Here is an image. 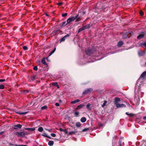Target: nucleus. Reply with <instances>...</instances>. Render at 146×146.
<instances>
[{
	"instance_id": "obj_1",
	"label": "nucleus",
	"mask_w": 146,
	"mask_h": 146,
	"mask_svg": "<svg viewBox=\"0 0 146 146\" xmlns=\"http://www.w3.org/2000/svg\"><path fill=\"white\" fill-rule=\"evenodd\" d=\"M133 34V33L131 31L124 33L123 35V38L125 39L127 38V37H129Z\"/></svg>"
},
{
	"instance_id": "obj_2",
	"label": "nucleus",
	"mask_w": 146,
	"mask_h": 146,
	"mask_svg": "<svg viewBox=\"0 0 146 146\" xmlns=\"http://www.w3.org/2000/svg\"><path fill=\"white\" fill-rule=\"evenodd\" d=\"M15 134L17 137H24L25 135V133H24L23 132L17 131L16 132Z\"/></svg>"
},
{
	"instance_id": "obj_3",
	"label": "nucleus",
	"mask_w": 146,
	"mask_h": 146,
	"mask_svg": "<svg viewBox=\"0 0 146 146\" xmlns=\"http://www.w3.org/2000/svg\"><path fill=\"white\" fill-rule=\"evenodd\" d=\"M74 19H75V18H74V17L69 18L67 20V24L66 25L68 24H69L71 22L73 21Z\"/></svg>"
},
{
	"instance_id": "obj_4",
	"label": "nucleus",
	"mask_w": 146,
	"mask_h": 146,
	"mask_svg": "<svg viewBox=\"0 0 146 146\" xmlns=\"http://www.w3.org/2000/svg\"><path fill=\"white\" fill-rule=\"evenodd\" d=\"M70 35L69 34H67L62 38L60 40V42L64 41L65 39L69 37L70 36Z\"/></svg>"
},
{
	"instance_id": "obj_5",
	"label": "nucleus",
	"mask_w": 146,
	"mask_h": 146,
	"mask_svg": "<svg viewBox=\"0 0 146 146\" xmlns=\"http://www.w3.org/2000/svg\"><path fill=\"white\" fill-rule=\"evenodd\" d=\"M22 125L19 124H18L14 125V127L13 129H17L18 128L20 129L21 128Z\"/></svg>"
},
{
	"instance_id": "obj_6",
	"label": "nucleus",
	"mask_w": 146,
	"mask_h": 146,
	"mask_svg": "<svg viewBox=\"0 0 146 146\" xmlns=\"http://www.w3.org/2000/svg\"><path fill=\"white\" fill-rule=\"evenodd\" d=\"M136 95H137V96L138 97V100L137 101V102H139V101L140 100V98H139V92H135V96H134V98H137V96Z\"/></svg>"
},
{
	"instance_id": "obj_7",
	"label": "nucleus",
	"mask_w": 146,
	"mask_h": 146,
	"mask_svg": "<svg viewBox=\"0 0 146 146\" xmlns=\"http://www.w3.org/2000/svg\"><path fill=\"white\" fill-rule=\"evenodd\" d=\"M120 99L117 97H116L114 99V102L115 105L118 104V102H120Z\"/></svg>"
},
{
	"instance_id": "obj_8",
	"label": "nucleus",
	"mask_w": 146,
	"mask_h": 146,
	"mask_svg": "<svg viewBox=\"0 0 146 146\" xmlns=\"http://www.w3.org/2000/svg\"><path fill=\"white\" fill-rule=\"evenodd\" d=\"M15 112L16 113H17L18 114H19L20 115H24L25 114L29 112L28 111H25V112H17L16 111V110L15 111Z\"/></svg>"
},
{
	"instance_id": "obj_9",
	"label": "nucleus",
	"mask_w": 146,
	"mask_h": 146,
	"mask_svg": "<svg viewBox=\"0 0 146 146\" xmlns=\"http://www.w3.org/2000/svg\"><path fill=\"white\" fill-rule=\"evenodd\" d=\"M117 108H121L124 106L125 107H126V106L123 104H119V103L115 105Z\"/></svg>"
},
{
	"instance_id": "obj_10",
	"label": "nucleus",
	"mask_w": 146,
	"mask_h": 146,
	"mask_svg": "<svg viewBox=\"0 0 146 146\" xmlns=\"http://www.w3.org/2000/svg\"><path fill=\"white\" fill-rule=\"evenodd\" d=\"M84 106V104H80L75 109V110H79L80 109L82 108Z\"/></svg>"
},
{
	"instance_id": "obj_11",
	"label": "nucleus",
	"mask_w": 146,
	"mask_h": 146,
	"mask_svg": "<svg viewBox=\"0 0 146 146\" xmlns=\"http://www.w3.org/2000/svg\"><path fill=\"white\" fill-rule=\"evenodd\" d=\"M91 104L90 103H88L86 105V108L88 109V111H91V108L90 107Z\"/></svg>"
},
{
	"instance_id": "obj_12",
	"label": "nucleus",
	"mask_w": 146,
	"mask_h": 146,
	"mask_svg": "<svg viewBox=\"0 0 146 146\" xmlns=\"http://www.w3.org/2000/svg\"><path fill=\"white\" fill-rule=\"evenodd\" d=\"M25 129L26 130H29V131H33L35 130V128H25Z\"/></svg>"
},
{
	"instance_id": "obj_13",
	"label": "nucleus",
	"mask_w": 146,
	"mask_h": 146,
	"mask_svg": "<svg viewBox=\"0 0 146 146\" xmlns=\"http://www.w3.org/2000/svg\"><path fill=\"white\" fill-rule=\"evenodd\" d=\"M59 130L61 131H64L65 133V134H67L68 132L67 130L66 129H63L61 128H60Z\"/></svg>"
},
{
	"instance_id": "obj_14",
	"label": "nucleus",
	"mask_w": 146,
	"mask_h": 146,
	"mask_svg": "<svg viewBox=\"0 0 146 146\" xmlns=\"http://www.w3.org/2000/svg\"><path fill=\"white\" fill-rule=\"evenodd\" d=\"M85 29H86L85 26H83V27H82L80 28L79 29V30H78V33H79L81 31L85 30Z\"/></svg>"
},
{
	"instance_id": "obj_15",
	"label": "nucleus",
	"mask_w": 146,
	"mask_h": 146,
	"mask_svg": "<svg viewBox=\"0 0 146 146\" xmlns=\"http://www.w3.org/2000/svg\"><path fill=\"white\" fill-rule=\"evenodd\" d=\"M86 120V118L84 117H82L80 119V121L82 123H84L85 122Z\"/></svg>"
},
{
	"instance_id": "obj_16",
	"label": "nucleus",
	"mask_w": 146,
	"mask_h": 146,
	"mask_svg": "<svg viewBox=\"0 0 146 146\" xmlns=\"http://www.w3.org/2000/svg\"><path fill=\"white\" fill-rule=\"evenodd\" d=\"M138 54L140 56H142L145 54V52L142 51H140L139 52Z\"/></svg>"
},
{
	"instance_id": "obj_17",
	"label": "nucleus",
	"mask_w": 146,
	"mask_h": 146,
	"mask_svg": "<svg viewBox=\"0 0 146 146\" xmlns=\"http://www.w3.org/2000/svg\"><path fill=\"white\" fill-rule=\"evenodd\" d=\"M144 36V34H140L137 36V38L139 39H140L143 38Z\"/></svg>"
},
{
	"instance_id": "obj_18",
	"label": "nucleus",
	"mask_w": 146,
	"mask_h": 146,
	"mask_svg": "<svg viewBox=\"0 0 146 146\" xmlns=\"http://www.w3.org/2000/svg\"><path fill=\"white\" fill-rule=\"evenodd\" d=\"M48 145L50 146H52L54 144V142L52 141H50L48 142Z\"/></svg>"
},
{
	"instance_id": "obj_19",
	"label": "nucleus",
	"mask_w": 146,
	"mask_h": 146,
	"mask_svg": "<svg viewBox=\"0 0 146 146\" xmlns=\"http://www.w3.org/2000/svg\"><path fill=\"white\" fill-rule=\"evenodd\" d=\"M123 44V42L121 41H119L118 42L117 45L119 46H121Z\"/></svg>"
},
{
	"instance_id": "obj_20",
	"label": "nucleus",
	"mask_w": 146,
	"mask_h": 146,
	"mask_svg": "<svg viewBox=\"0 0 146 146\" xmlns=\"http://www.w3.org/2000/svg\"><path fill=\"white\" fill-rule=\"evenodd\" d=\"M77 132V131H71L70 132L68 133V135H70L72 134H75Z\"/></svg>"
},
{
	"instance_id": "obj_21",
	"label": "nucleus",
	"mask_w": 146,
	"mask_h": 146,
	"mask_svg": "<svg viewBox=\"0 0 146 146\" xmlns=\"http://www.w3.org/2000/svg\"><path fill=\"white\" fill-rule=\"evenodd\" d=\"M80 101V100L79 99H77L75 101H72L71 102V103L72 104H75L76 103L79 102Z\"/></svg>"
},
{
	"instance_id": "obj_22",
	"label": "nucleus",
	"mask_w": 146,
	"mask_h": 146,
	"mask_svg": "<svg viewBox=\"0 0 146 146\" xmlns=\"http://www.w3.org/2000/svg\"><path fill=\"white\" fill-rule=\"evenodd\" d=\"M75 19H76V21H78L80 19V17L78 16V15H77L75 17H74Z\"/></svg>"
},
{
	"instance_id": "obj_23",
	"label": "nucleus",
	"mask_w": 146,
	"mask_h": 146,
	"mask_svg": "<svg viewBox=\"0 0 146 146\" xmlns=\"http://www.w3.org/2000/svg\"><path fill=\"white\" fill-rule=\"evenodd\" d=\"M146 75V71L144 72L141 75V77L143 78L145 77Z\"/></svg>"
},
{
	"instance_id": "obj_24",
	"label": "nucleus",
	"mask_w": 146,
	"mask_h": 146,
	"mask_svg": "<svg viewBox=\"0 0 146 146\" xmlns=\"http://www.w3.org/2000/svg\"><path fill=\"white\" fill-rule=\"evenodd\" d=\"M86 53L87 54L90 55L91 53V51L90 49H88L86 51Z\"/></svg>"
},
{
	"instance_id": "obj_25",
	"label": "nucleus",
	"mask_w": 146,
	"mask_h": 146,
	"mask_svg": "<svg viewBox=\"0 0 146 146\" xmlns=\"http://www.w3.org/2000/svg\"><path fill=\"white\" fill-rule=\"evenodd\" d=\"M52 85L54 86H56L58 88H59V86L58 85L57 82H54L52 83Z\"/></svg>"
},
{
	"instance_id": "obj_26",
	"label": "nucleus",
	"mask_w": 146,
	"mask_h": 146,
	"mask_svg": "<svg viewBox=\"0 0 146 146\" xmlns=\"http://www.w3.org/2000/svg\"><path fill=\"white\" fill-rule=\"evenodd\" d=\"M125 113L127 115H129L130 117H132L134 115V114L133 113H129L128 112H126Z\"/></svg>"
},
{
	"instance_id": "obj_27",
	"label": "nucleus",
	"mask_w": 146,
	"mask_h": 146,
	"mask_svg": "<svg viewBox=\"0 0 146 146\" xmlns=\"http://www.w3.org/2000/svg\"><path fill=\"white\" fill-rule=\"evenodd\" d=\"M43 128L42 127H40L38 129V131L40 132H42L43 131Z\"/></svg>"
},
{
	"instance_id": "obj_28",
	"label": "nucleus",
	"mask_w": 146,
	"mask_h": 146,
	"mask_svg": "<svg viewBox=\"0 0 146 146\" xmlns=\"http://www.w3.org/2000/svg\"><path fill=\"white\" fill-rule=\"evenodd\" d=\"M47 108V106H42L41 108V109L42 110H46Z\"/></svg>"
},
{
	"instance_id": "obj_29",
	"label": "nucleus",
	"mask_w": 146,
	"mask_h": 146,
	"mask_svg": "<svg viewBox=\"0 0 146 146\" xmlns=\"http://www.w3.org/2000/svg\"><path fill=\"white\" fill-rule=\"evenodd\" d=\"M76 125L78 127H79L81 125V123L79 122H76Z\"/></svg>"
},
{
	"instance_id": "obj_30",
	"label": "nucleus",
	"mask_w": 146,
	"mask_h": 146,
	"mask_svg": "<svg viewBox=\"0 0 146 146\" xmlns=\"http://www.w3.org/2000/svg\"><path fill=\"white\" fill-rule=\"evenodd\" d=\"M122 142V140L120 139L118 142L119 146H121Z\"/></svg>"
},
{
	"instance_id": "obj_31",
	"label": "nucleus",
	"mask_w": 146,
	"mask_h": 146,
	"mask_svg": "<svg viewBox=\"0 0 146 146\" xmlns=\"http://www.w3.org/2000/svg\"><path fill=\"white\" fill-rule=\"evenodd\" d=\"M42 63L46 65V63L45 62V59H43L41 61Z\"/></svg>"
},
{
	"instance_id": "obj_32",
	"label": "nucleus",
	"mask_w": 146,
	"mask_h": 146,
	"mask_svg": "<svg viewBox=\"0 0 146 146\" xmlns=\"http://www.w3.org/2000/svg\"><path fill=\"white\" fill-rule=\"evenodd\" d=\"M56 48H55L50 53V55H49V56H50L51 55V54H52L56 50Z\"/></svg>"
},
{
	"instance_id": "obj_33",
	"label": "nucleus",
	"mask_w": 146,
	"mask_h": 146,
	"mask_svg": "<svg viewBox=\"0 0 146 146\" xmlns=\"http://www.w3.org/2000/svg\"><path fill=\"white\" fill-rule=\"evenodd\" d=\"M74 115L76 116H78V115L79 114V113L78 112L76 111H75L74 112Z\"/></svg>"
},
{
	"instance_id": "obj_34",
	"label": "nucleus",
	"mask_w": 146,
	"mask_h": 146,
	"mask_svg": "<svg viewBox=\"0 0 146 146\" xmlns=\"http://www.w3.org/2000/svg\"><path fill=\"white\" fill-rule=\"evenodd\" d=\"M107 103V101L106 100L104 101V102L102 105V107H104L106 105V104Z\"/></svg>"
},
{
	"instance_id": "obj_35",
	"label": "nucleus",
	"mask_w": 146,
	"mask_h": 146,
	"mask_svg": "<svg viewBox=\"0 0 146 146\" xmlns=\"http://www.w3.org/2000/svg\"><path fill=\"white\" fill-rule=\"evenodd\" d=\"M42 136L45 137H47V134L45 133H43L42 135Z\"/></svg>"
},
{
	"instance_id": "obj_36",
	"label": "nucleus",
	"mask_w": 146,
	"mask_h": 146,
	"mask_svg": "<svg viewBox=\"0 0 146 146\" xmlns=\"http://www.w3.org/2000/svg\"><path fill=\"white\" fill-rule=\"evenodd\" d=\"M36 78V76L34 75L31 78V80H34Z\"/></svg>"
},
{
	"instance_id": "obj_37",
	"label": "nucleus",
	"mask_w": 146,
	"mask_h": 146,
	"mask_svg": "<svg viewBox=\"0 0 146 146\" xmlns=\"http://www.w3.org/2000/svg\"><path fill=\"white\" fill-rule=\"evenodd\" d=\"M85 26V29H88L90 27V25H86V26Z\"/></svg>"
},
{
	"instance_id": "obj_38",
	"label": "nucleus",
	"mask_w": 146,
	"mask_h": 146,
	"mask_svg": "<svg viewBox=\"0 0 146 146\" xmlns=\"http://www.w3.org/2000/svg\"><path fill=\"white\" fill-rule=\"evenodd\" d=\"M4 88V86L3 85H0V89H3Z\"/></svg>"
},
{
	"instance_id": "obj_39",
	"label": "nucleus",
	"mask_w": 146,
	"mask_h": 146,
	"mask_svg": "<svg viewBox=\"0 0 146 146\" xmlns=\"http://www.w3.org/2000/svg\"><path fill=\"white\" fill-rule=\"evenodd\" d=\"M66 23V21H64V22H63L62 23V27H64L65 26V24Z\"/></svg>"
},
{
	"instance_id": "obj_40",
	"label": "nucleus",
	"mask_w": 146,
	"mask_h": 146,
	"mask_svg": "<svg viewBox=\"0 0 146 146\" xmlns=\"http://www.w3.org/2000/svg\"><path fill=\"white\" fill-rule=\"evenodd\" d=\"M67 15V14L66 13H65L62 14V17H65Z\"/></svg>"
},
{
	"instance_id": "obj_41",
	"label": "nucleus",
	"mask_w": 146,
	"mask_h": 146,
	"mask_svg": "<svg viewBox=\"0 0 146 146\" xmlns=\"http://www.w3.org/2000/svg\"><path fill=\"white\" fill-rule=\"evenodd\" d=\"M50 135L52 137H54L56 136V134L54 133H51L50 134Z\"/></svg>"
},
{
	"instance_id": "obj_42",
	"label": "nucleus",
	"mask_w": 146,
	"mask_h": 146,
	"mask_svg": "<svg viewBox=\"0 0 146 146\" xmlns=\"http://www.w3.org/2000/svg\"><path fill=\"white\" fill-rule=\"evenodd\" d=\"M89 130V128H85L82 131V132H84V131H85L87 130Z\"/></svg>"
},
{
	"instance_id": "obj_43",
	"label": "nucleus",
	"mask_w": 146,
	"mask_h": 146,
	"mask_svg": "<svg viewBox=\"0 0 146 146\" xmlns=\"http://www.w3.org/2000/svg\"><path fill=\"white\" fill-rule=\"evenodd\" d=\"M23 48L24 50H27V47L25 46H23Z\"/></svg>"
},
{
	"instance_id": "obj_44",
	"label": "nucleus",
	"mask_w": 146,
	"mask_h": 146,
	"mask_svg": "<svg viewBox=\"0 0 146 146\" xmlns=\"http://www.w3.org/2000/svg\"><path fill=\"white\" fill-rule=\"evenodd\" d=\"M45 129L46 130L49 131V132H51V131H52V129H47L46 128H45L44 129Z\"/></svg>"
},
{
	"instance_id": "obj_45",
	"label": "nucleus",
	"mask_w": 146,
	"mask_h": 146,
	"mask_svg": "<svg viewBox=\"0 0 146 146\" xmlns=\"http://www.w3.org/2000/svg\"><path fill=\"white\" fill-rule=\"evenodd\" d=\"M33 69L35 70H38V68L37 66H35L33 68Z\"/></svg>"
},
{
	"instance_id": "obj_46",
	"label": "nucleus",
	"mask_w": 146,
	"mask_h": 146,
	"mask_svg": "<svg viewBox=\"0 0 146 146\" xmlns=\"http://www.w3.org/2000/svg\"><path fill=\"white\" fill-rule=\"evenodd\" d=\"M139 13L140 15L141 16L143 15L144 14L143 12L142 11H140Z\"/></svg>"
},
{
	"instance_id": "obj_47",
	"label": "nucleus",
	"mask_w": 146,
	"mask_h": 146,
	"mask_svg": "<svg viewBox=\"0 0 146 146\" xmlns=\"http://www.w3.org/2000/svg\"><path fill=\"white\" fill-rule=\"evenodd\" d=\"M15 146H27V145H15Z\"/></svg>"
},
{
	"instance_id": "obj_48",
	"label": "nucleus",
	"mask_w": 146,
	"mask_h": 146,
	"mask_svg": "<svg viewBox=\"0 0 146 146\" xmlns=\"http://www.w3.org/2000/svg\"><path fill=\"white\" fill-rule=\"evenodd\" d=\"M92 90H93L92 88H90L87 90V91H90Z\"/></svg>"
},
{
	"instance_id": "obj_49",
	"label": "nucleus",
	"mask_w": 146,
	"mask_h": 146,
	"mask_svg": "<svg viewBox=\"0 0 146 146\" xmlns=\"http://www.w3.org/2000/svg\"><path fill=\"white\" fill-rule=\"evenodd\" d=\"M88 92H83L82 93V95H84L86 94Z\"/></svg>"
},
{
	"instance_id": "obj_50",
	"label": "nucleus",
	"mask_w": 146,
	"mask_h": 146,
	"mask_svg": "<svg viewBox=\"0 0 146 146\" xmlns=\"http://www.w3.org/2000/svg\"><path fill=\"white\" fill-rule=\"evenodd\" d=\"M55 105L56 106H59V104L58 103H56L55 104Z\"/></svg>"
},
{
	"instance_id": "obj_51",
	"label": "nucleus",
	"mask_w": 146,
	"mask_h": 146,
	"mask_svg": "<svg viewBox=\"0 0 146 146\" xmlns=\"http://www.w3.org/2000/svg\"><path fill=\"white\" fill-rule=\"evenodd\" d=\"M62 4V2H60V3H58V5H59V6H60Z\"/></svg>"
},
{
	"instance_id": "obj_52",
	"label": "nucleus",
	"mask_w": 146,
	"mask_h": 146,
	"mask_svg": "<svg viewBox=\"0 0 146 146\" xmlns=\"http://www.w3.org/2000/svg\"><path fill=\"white\" fill-rule=\"evenodd\" d=\"M5 79H0V82H3L5 81Z\"/></svg>"
},
{
	"instance_id": "obj_53",
	"label": "nucleus",
	"mask_w": 146,
	"mask_h": 146,
	"mask_svg": "<svg viewBox=\"0 0 146 146\" xmlns=\"http://www.w3.org/2000/svg\"><path fill=\"white\" fill-rule=\"evenodd\" d=\"M99 126L100 127H101L103 126V125L101 123H99Z\"/></svg>"
},
{
	"instance_id": "obj_54",
	"label": "nucleus",
	"mask_w": 146,
	"mask_h": 146,
	"mask_svg": "<svg viewBox=\"0 0 146 146\" xmlns=\"http://www.w3.org/2000/svg\"><path fill=\"white\" fill-rule=\"evenodd\" d=\"M56 31L57 32V33H61L62 31L60 30H58Z\"/></svg>"
},
{
	"instance_id": "obj_55",
	"label": "nucleus",
	"mask_w": 146,
	"mask_h": 146,
	"mask_svg": "<svg viewBox=\"0 0 146 146\" xmlns=\"http://www.w3.org/2000/svg\"><path fill=\"white\" fill-rule=\"evenodd\" d=\"M46 137L47 138H49L50 139H52V138L50 136H48V135H47V136Z\"/></svg>"
},
{
	"instance_id": "obj_56",
	"label": "nucleus",
	"mask_w": 146,
	"mask_h": 146,
	"mask_svg": "<svg viewBox=\"0 0 146 146\" xmlns=\"http://www.w3.org/2000/svg\"><path fill=\"white\" fill-rule=\"evenodd\" d=\"M143 45L144 46L146 47V42L143 43Z\"/></svg>"
},
{
	"instance_id": "obj_57",
	"label": "nucleus",
	"mask_w": 146,
	"mask_h": 146,
	"mask_svg": "<svg viewBox=\"0 0 146 146\" xmlns=\"http://www.w3.org/2000/svg\"><path fill=\"white\" fill-rule=\"evenodd\" d=\"M4 132V131H3L0 132V135H1Z\"/></svg>"
},
{
	"instance_id": "obj_58",
	"label": "nucleus",
	"mask_w": 146,
	"mask_h": 146,
	"mask_svg": "<svg viewBox=\"0 0 146 146\" xmlns=\"http://www.w3.org/2000/svg\"><path fill=\"white\" fill-rule=\"evenodd\" d=\"M24 133H25V135H27L29 134V133H27V132H25Z\"/></svg>"
},
{
	"instance_id": "obj_59",
	"label": "nucleus",
	"mask_w": 146,
	"mask_h": 146,
	"mask_svg": "<svg viewBox=\"0 0 146 146\" xmlns=\"http://www.w3.org/2000/svg\"><path fill=\"white\" fill-rule=\"evenodd\" d=\"M143 119L144 120H146V116L144 117Z\"/></svg>"
},
{
	"instance_id": "obj_60",
	"label": "nucleus",
	"mask_w": 146,
	"mask_h": 146,
	"mask_svg": "<svg viewBox=\"0 0 146 146\" xmlns=\"http://www.w3.org/2000/svg\"><path fill=\"white\" fill-rule=\"evenodd\" d=\"M45 15H46V16H48V14H46V13L45 14Z\"/></svg>"
},
{
	"instance_id": "obj_61",
	"label": "nucleus",
	"mask_w": 146,
	"mask_h": 146,
	"mask_svg": "<svg viewBox=\"0 0 146 146\" xmlns=\"http://www.w3.org/2000/svg\"><path fill=\"white\" fill-rule=\"evenodd\" d=\"M59 102H62V100H59Z\"/></svg>"
},
{
	"instance_id": "obj_62",
	"label": "nucleus",
	"mask_w": 146,
	"mask_h": 146,
	"mask_svg": "<svg viewBox=\"0 0 146 146\" xmlns=\"http://www.w3.org/2000/svg\"><path fill=\"white\" fill-rule=\"evenodd\" d=\"M9 144L10 145H13V144H11V143H10Z\"/></svg>"
},
{
	"instance_id": "obj_63",
	"label": "nucleus",
	"mask_w": 146,
	"mask_h": 146,
	"mask_svg": "<svg viewBox=\"0 0 146 146\" xmlns=\"http://www.w3.org/2000/svg\"><path fill=\"white\" fill-rule=\"evenodd\" d=\"M84 13H85V12H83V14H84Z\"/></svg>"
},
{
	"instance_id": "obj_64",
	"label": "nucleus",
	"mask_w": 146,
	"mask_h": 146,
	"mask_svg": "<svg viewBox=\"0 0 146 146\" xmlns=\"http://www.w3.org/2000/svg\"><path fill=\"white\" fill-rule=\"evenodd\" d=\"M145 64H146V62H145Z\"/></svg>"
}]
</instances>
